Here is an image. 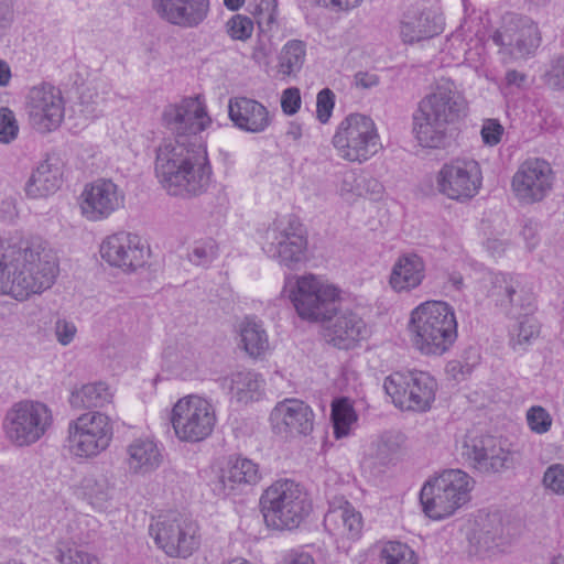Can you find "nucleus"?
Masks as SVG:
<instances>
[{"label":"nucleus","mask_w":564,"mask_h":564,"mask_svg":"<svg viewBox=\"0 0 564 564\" xmlns=\"http://www.w3.org/2000/svg\"><path fill=\"white\" fill-rule=\"evenodd\" d=\"M124 198V192L112 180L98 178L85 185L78 205L85 219L102 221L123 207Z\"/></svg>","instance_id":"obj_17"},{"label":"nucleus","mask_w":564,"mask_h":564,"mask_svg":"<svg viewBox=\"0 0 564 564\" xmlns=\"http://www.w3.org/2000/svg\"><path fill=\"white\" fill-rule=\"evenodd\" d=\"M490 284L488 296L497 305L507 307L509 304H516V296H521V305L530 306L531 293L524 290L518 276L501 272L494 273L490 275Z\"/></svg>","instance_id":"obj_32"},{"label":"nucleus","mask_w":564,"mask_h":564,"mask_svg":"<svg viewBox=\"0 0 564 564\" xmlns=\"http://www.w3.org/2000/svg\"><path fill=\"white\" fill-rule=\"evenodd\" d=\"M540 327L538 321L531 316V313L522 314L511 330V344L516 349L518 346L523 347L531 339L538 337Z\"/></svg>","instance_id":"obj_42"},{"label":"nucleus","mask_w":564,"mask_h":564,"mask_svg":"<svg viewBox=\"0 0 564 564\" xmlns=\"http://www.w3.org/2000/svg\"><path fill=\"white\" fill-rule=\"evenodd\" d=\"M263 386L262 377L253 371H239L223 379V387L229 390L231 398L241 403L258 400Z\"/></svg>","instance_id":"obj_33"},{"label":"nucleus","mask_w":564,"mask_h":564,"mask_svg":"<svg viewBox=\"0 0 564 564\" xmlns=\"http://www.w3.org/2000/svg\"><path fill=\"white\" fill-rule=\"evenodd\" d=\"M454 308L444 301H426L410 315L409 332L415 349L425 356H442L457 339Z\"/></svg>","instance_id":"obj_4"},{"label":"nucleus","mask_w":564,"mask_h":564,"mask_svg":"<svg viewBox=\"0 0 564 564\" xmlns=\"http://www.w3.org/2000/svg\"><path fill=\"white\" fill-rule=\"evenodd\" d=\"M527 80V75L520 73L516 69L508 70L506 74V82L508 85H514L517 87H522Z\"/></svg>","instance_id":"obj_62"},{"label":"nucleus","mask_w":564,"mask_h":564,"mask_svg":"<svg viewBox=\"0 0 564 564\" xmlns=\"http://www.w3.org/2000/svg\"><path fill=\"white\" fill-rule=\"evenodd\" d=\"M261 249L281 265L295 269L305 259L307 238L294 216L275 219L261 236Z\"/></svg>","instance_id":"obj_9"},{"label":"nucleus","mask_w":564,"mask_h":564,"mask_svg":"<svg viewBox=\"0 0 564 564\" xmlns=\"http://www.w3.org/2000/svg\"><path fill=\"white\" fill-rule=\"evenodd\" d=\"M543 485L556 495H564V465L552 464L543 475Z\"/></svg>","instance_id":"obj_47"},{"label":"nucleus","mask_w":564,"mask_h":564,"mask_svg":"<svg viewBox=\"0 0 564 564\" xmlns=\"http://www.w3.org/2000/svg\"><path fill=\"white\" fill-rule=\"evenodd\" d=\"M155 544L170 557L186 558L199 547V528L189 516L176 511L160 514L149 527Z\"/></svg>","instance_id":"obj_10"},{"label":"nucleus","mask_w":564,"mask_h":564,"mask_svg":"<svg viewBox=\"0 0 564 564\" xmlns=\"http://www.w3.org/2000/svg\"><path fill=\"white\" fill-rule=\"evenodd\" d=\"M240 337L245 350L251 357H259L269 349V338L260 322L246 318L240 327Z\"/></svg>","instance_id":"obj_38"},{"label":"nucleus","mask_w":564,"mask_h":564,"mask_svg":"<svg viewBox=\"0 0 564 564\" xmlns=\"http://www.w3.org/2000/svg\"><path fill=\"white\" fill-rule=\"evenodd\" d=\"M332 143L337 155L351 163H365L382 148L378 128L372 118L350 113L336 128Z\"/></svg>","instance_id":"obj_8"},{"label":"nucleus","mask_w":564,"mask_h":564,"mask_svg":"<svg viewBox=\"0 0 564 564\" xmlns=\"http://www.w3.org/2000/svg\"><path fill=\"white\" fill-rule=\"evenodd\" d=\"M57 273L54 256L42 243L9 247L0 258V295L24 301L50 289Z\"/></svg>","instance_id":"obj_2"},{"label":"nucleus","mask_w":564,"mask_h":564,"mask_svg":"<svg viewBox=\"0 0 564 564\" xmlns=\"http://www.w3.org/2000/svg\"><path fill=\"white\" fill-rule=\"evenodd\" d=\"M379 557L383 564H417L414 551L400 541H387L379 546Z\"/></svg>","instance_id":"obj_39"},{"label":"nucleus","mask_w":564,"mask_h":564,"mask_svg":"<svg viewBox=\"0 0 564 564\" xmlns=\"http://www.w3.org/2000/svg\"><path fill=\"white\" fill-rule=\"evenodd\" d=\"M25 107L31 126L41 133L57 129L64 119L61 90L50 84L32 87L26 95Z\"/></svg>","instance_id":"obj_18"},{"label":"nucleus","mask_w":564,"mask_h":564,"mask_svg":"<svg viewBox=\"0 0 564 564\" xmlns=\"http://www.w3.org/2000/svg\"><path fill=\"white\" fill-rule=\"evenodd\" d=\"M202 366L199 351L191 343H182L176 351L170 356L171 370L182 379L195 376Z\"/></svg>","instance_id":"obj_36"},{"label":"nucleus","mask_w":564,"mask_h":564,"mask_svg":"<svg viewBox=\"0 0 564 564\" xmlns=\"http://www.w3.org/2000/svg\"><path fill=\"white\" fill-rule=\"evenodd\" d=\"M301 104L302 100L299 88L290 87L283 90L281 96V108L285 115H295L299 111Z\"/></svg>","instance_id":"obj_53"},{"label":"nucleus","mask_w":564,"mask_h":564,"mask_svg":"<svg viewBox=\"0 0 564 564\" xmlns=\"http://www.w3.org/2000/svg\"><path fill=\"white\" fill-rule=\"evenodd\" d=\"M335 106V94L329 88H324L317 94L316 118L321 123L328 122Z\"/></svg>","instance_id":"obj_48"},{"label":"nucleus","mask_w":564,"mask_h":564,"mask_svg":"<svg viewBox=\"0 0 564 564\" xmlns=\"http://www.w3.org/2000/svg\"><path fill=\"white\" fill-rule=\"evenodd\" d=\"M497 46L505 47L516 58L534 54L541 44L538 25L527 17H510L503 25L491 35Z\"/></svg>","instance_id":"obj_20"},{"label":"nucleus","mask_w":564,"mask_h":564,"mask_svg":"<svg viewBox=\"0 0 564 564\" xmlns=\"http://www.w3.org/2000/svg\"><path fill=\"white\" fill-rule=\"evenodd\" d=\"M252 31L253 22L246 15L236 14L227 22V32L234 40L246 41Z\"/></svg>","instance_id":"obj_46"},{"label":"nucleus","mask_w":564,"mask_h":564,"mask_svg":"<svg viewBox=\"0 0 564 564\" xmlns=\"http://www.w3.org/2000/svg\"><path fill=\"white\" fill-rule=\"evenodd\" d=\"M306 57V44L301 40H290L278 56V73L283 77H295L302 69Z\"/></svg>","instance_id":"obj_35"},{"label":"nucleus","mask_w":564,"mask_h":564,"mask_svg":"<svg viewBox=\"0 0 564 564\" xmlns=\"http://www.w3.org/2000/svg\"><path fill=\"white\" fill-rule=\"evenodd\" d=\"M437 192L448 199L465 203L474 198L482 185L479 163L470 158H456L444 163L435 175Z\"/></svg>","instance_id":"obj_15"},{"label":"nucleus","mask_w":564,"mask_h":564,"mask_svg":"<svg viewBox=\"0 0 564 564\" xmlns=\"http://www.w3.org/2000/svg\"><path fill=\"white\" fill-rule=\"evenodd\" d=\"M53 424L52 410L41 401L21 400L4 413L1 429L4 438L15 447L39 442Z\"/></svg>","instance_id":"obj_7"},{"label":"nucleus","mask_w":564,"mask_h":564,"mask_svg":"<svg viewBox=\"0 0 564 564\" xmlns=\"http://www.w3.org/2000/svg\"><path fill=\"white\" fill-rule=\"evenodd\" d=\"M19 124L14 112L8 107L0 108V142L8 144L17 139Z\"/></svg>","instance_id":"obj_45"},{"label":"nucleus","mask_w":564,"mask_h":564,"mask_svg":"<svg viewBox=\"0 0 564 564\" xmlns=\"http://www.w3.org/2000/svg\"><path fill=\"white\" fill-rule=\"evenodd\" d=\"M213 404L198 395L181 398L173 406L171 423L180 441L196 443L207 438L216 425Z\"/></svg>","instance_id":"obj_14"},{"label":"nucleus","mask_w":564,"mask_h":564,"mask_svg":"<svg viewBox=\"0 0 564 564\" xmlns=\"http://www.w3.org/2000/svg\"><path fill=\"white\" fill-rule=\"evenodd\" d=\"M444 25L442 14L432 8L413 6L402 13L399 34L404 44L412 45L440 35Z\"/></svg>","instance_id":"obj_22"},{"label":"nucleus","mask_w":564,"mask_h":564,"mask_svg":"<svg viewBox=\"0 0 564 564\" xmlns=\"http://www.w3.org/2000/svg\"><path fill=\"white\" fill-rule=\"evenodd\" d=\"M462 457L481 474H496L514 465V453L491 435L468 436L462 446Z\"/></svg>","instance_id":"obj_16"},{"label":"nucleus","mask_w":564,"mask_h":564,"mask_svg":"<svg viewBox=\"0 0 564 564\" xmlns=\"http://www.w3.org/2000/svg\"><path fill=\"white\" fill-rule=\"evenodd\" d=\"M54 558L59 564H99L95 555L65 541H61L56 544Z\"/></svg>","instance_id":"obj_41"},{"label":"nucleus","mask_w":564,"mask_h":564,"mask_svg":"<svg viewBox=\"0 0 564 564\" xmlns=\"http://www.w3.org/2000/svg\"><path fill=\"white\" fill-rule=\"evenodd\" d=\"M162 124L174 137L164 139L155 151L154 172L170 195H199L210 182L212 166L199 133L212 124L200 96L169 104Z\"/></svg>","instance_id":"obj_1"},{"label":"nucleus","mask_w":564,"mask_h":564,"mask_svg":"<svg viewBox=\"0 0 564 564\" xmlns=\"http://www.w3.org/2000/svg\"><path fill=\"white\" fill-rule=\"evenodd\" d=\"M126 464L129 471L137 475H147L160 467L163 460L161 449L156 442L150 437L133 440L126 448Z\"/></svg>","instance_id":"obj_28"},{"label":"nucleus","mask_w":564,"mask_h":564,"mask_svg":"<svg viewBox=\"0 0 564 564\" xmlns=\"http://www.w3.org/2000/svg\"><path fill=\"white\" fill-rule=\"evenodd\" d=\"M290 299L302 319L325 322L336 311L339 290L322 278L308 273L296 278Z\"/></svg>","instance_id":"obj_11"},{"label":"nucleus","mask_w":564,"mask_h":564,"mask_svg":"<svg viewBox=\"0 0 564 564\" xmlns=\"http://www.w3.org/2000/svg\"><path fill=\"white\" fill-rule=\"evenodd\" d=\"M325 6L336 11H347L358 7L362 0H323Z\"/></svg>","instance_id":"obj_59"},{"label":"nucleus","mask_w":564,"mask_h":564,"mask_svg":"<svg viewBox=\"0 0 564 564\" xmlns=\"http://www.w3.org/2000/svg\"><path fill=\"white\" fill-rule=\"evenodd\" d=\"M13 11L11 0H0V32L12 22Z\"/></svg>","instance_id":"obj_57"},{"label":"nucleus","mask_w":564,"mask_h":564,"mask_svg":"<svg viewBox=\"0 0 564 564\" xmlns=\"http://www.w3.org/2000/svg\"><path fill=\"white\" fill-rule=\"evenodd\" d=\"M273 430L290 436L308 435L314 426V413L308 404L299 399H285L270 414Z\"/></svg>","instance_id":"obj_23"},{"label":"nucleus","mask_w":564,"mask_h":564,"mask_svg":"<svg viewBox=\"0 0 564 564\" xmlns=\"http://www.w3.org/2000/svg\"><path fill=\"white\" fill-rule=\"evenodd\" d=\"M364 191L365 195L372 194V195H380L382 193V185L381 183L376 180L375 177H371L369 175L365 174V183H364Z\"/></svg>","instance_id":"obj_61"},{"label":"nucleus","mask_w":564,"mask_h":564,"mask_svg":"<svg viewBox=\"0 0 564 564\" xmlns=\"http://www.w3.org/2000/svg\"><path fill=\"white\" fill-rule=\"evenodd\" d=\"M283 564H316L313 556L308 552L292 550L289 552Z\"/></svg>","instance_id":"obj_56"},{"label":"nucleus","mask_w":564,"mask_h":564,"mask_svg":"<svg viewBox=\"0 0 564 564\" xmlns=\"http://www.w3.org/2000/svg\"><path fill=\"white\" fill-rule=\"evenodd\" d=\"M355 83L357 87L371 88L379 84V77L376 74L358 72L355 75Z\"/></svg>","instance_id":"obj_58"},{"label":"nucleus","mask_w":564,"mask_h":564,"mask_svg":"<svg viewBox=\"0 0 564 564\" xmlns=\"http://www.w3.org/2000/svg\"><path fill=\"white\" fill-rule=\"evenodd\" d=\"M261 480L258 464L248 458H237L220 476L224 495L248 491Z\"/></svg>","instance_id":"obj_29"},{"label":"nucleus","mask_w":564,"mask_h":564,"mask_svg":"<svg viewBox=\"0 0 564 564\" xmlns=\"http://www.w3.org/2000/svg\"><path fill=\"white\" fill-rule=\"evenodd\" d=\"M261 511L268 527L293 530L310 516L312 501L302 485L291 479H279L261 495Z\"/></svg>","instance_id":"obj_5"},{"label":"nucleus","mask_w":564,"mask_h":564,"mask_svg":"<svg viewBox=\"0 0 564 564\" xmlns=\"http://www.w3.org/2000/svg\"><path fill=\"white\" fill-rule=\"evenodd\" d=\"M503 308L507 311L508 314L512 315L532 313L534 311L533 296L531 295L530 306L521 305V296H516V304H509L507 307Z\"/></svg>","instance_id":"obj_60"},{"label":"nucleus","mask_w":564,"mask_h":564,"mask_svg":"<svg viewBox=\"0 0 564 564\" xmlns=\"http://www.w3.org/2000/svg\"><path fill=\"white\" fill-rule=\"evenodd\" d=\"M99 251L108 264L124 271H134L145 262L147 248L142 239L138 235L127 231H119L106 237Z\"/></svg>","instance_id":"obj_21"},{"label":"nucleus","mask_w":564,"mask_h":564,"mask_svg":"<svg viewBox=\"0 0 564 564\" xmlns=\"http://www.w3.org/2000/svg\"><path fill=\"white\" fill-rule=\"evenodd\" d=\"M83 491L94 508L104 510L112 498L113 485L106 475H91L84 478Z\"/></svg>","instance_id":"obj_37"},{"label":"nucleus","mask_w":564,"mask_h":564,"mask_svg":"<svg viewBox=\"0 0 564 564\" xmlns=\"http://www.w3.org/2000/svg\"><path fill=\"white\" fill-rule=\"evenodd\" d=\"M364 183H365V174L356 173V172H347L340 185V192L343 195L351 194L355 196H364Z\"/></svg>","instance_id":"obj_51"},{"label":"nucleus","mask_w":564,"mask_h":564,"mask_svg":"<svg viewBox=\"0 0 564 564\" xmlns=\"http://www.w3.org/2000/svg\"><path fill=\"white\" fill-rule=\"evenodd\" d=\"M153 10L163 21L180 28H197L207 18L209 0H153Z\"/></svg>","instance_id":"obj_25"},{"label":"nucleus","mask_w":564,"mask_h":564,"mask_svg":"<svg viewBox=\"0 0 564 564\" xmlns=\"http://www.w3.org/2000/svg\"><path fill=\"white\" fill-rule=\"evenodd\" d=\"M383 388L401 410L425 412L435 400L437 383L425 371L408 370L392 372L384 379Z\"/></svg>","instance_id":"obj_12"},{"label":"nucleus","mask_w":564,"mask_h":564,"mask_svg":"<svg viewBox=\"0 0 564 564\" xmlns=\"http://www.w3.org/2000/svg\"><path fill=\"white\" fill-rule=\"evenodd\" d=\"M324 336L328 344L338 349H351L369 335L365 321L350 310L336 307L335 313L327 319Z\"/></svg>","instance_id":"obj_24"},{"label":"nucleus","mask_w":564,"mask_h":564,"mask_svg":"<svg viewBox=\"0 0 564 564\" xmlns=\"http://www.w3.org/2000/svg\"><path fill=\"white\" fill-rule=\"evenodd\" d=\"M468 102L452 79L442 78L412 113V133L422 148L441 149L448 127L467 115Z\"/></svg>","instance_id":"obj_3"},{"label":"nucleus","mask_w":564,"mask_h":564,"mask_svg":"<svg viewBox=\"0 0 564 564\" xmlns=\"http://www.w3.org/2000/svg\"><path fill=\"white\" fill-rule=\"evenodd\" d=\"M63 183L57 162L46 159L39 163L29 177L24 191L29 198H42L54 194Z\"/></svg>","instance_id":"obj_31"},{"label":"nucleus","mask_w":564,"mask_h":564,"mask_svg":"<svg viewBox=\"0 0 564 564\" xmlns=\"http://www.w3.org/2000/svg\"><path fill=\"white\" fill-rule=\"evenodd\" d=\"M357 420L352 406L346 400H337L332 405V421L336 438L345 437L350 432V426Z\"/></svg>","instance_id":"obj_40"},{"label":"nucleus","mask_w":564,"mask_h":564,"mask_svg":"<svg viewBox=\"0 0 564 564\" xmlns=\"http://www.w3.org/2000/svg\"><path fill=\"white\" fill-rule=\"evenodd\" d=\"M447 283L456 291H460L464 286L463 275L458 272H452L448 274Z\"/></svg>","instance_id":"obj_64"},{"label":"nucleus","mask_w":564,"mask_h":564,"mask_svg":"<svg viewBox=\"0 0 564 564\" xmlns=\"http://www.w3.org/2000/svg\"><path fill=\"white\" fill-rule=\"evenodd\" d=\"M68 401L78 410L102 408L112 401V393L105 382H91L74 389Z\"/></svg>","instance_id":"obj_34"},{"label":"nucleus","mask_w":564,"mask_h":564,"mask_svg":"<svg viewBox=\"0 0 564 564\" xmlns=\"http://www.w3.org/2000/svg\"><path fill=\"white\" fill-rule=\"evenodd\" d=\"M324 527L333 535L357 540L361 535L364 521L361 513L344 497H333L328 500Z\"/></svg>","instance_id":"obj_26"},{"label":"nucleus","mask_w":564,"mask_h":564,"mask_svg":"<svg viewBox=\"0 0 564 564\" xmlns=\"http://www.w3.org/2000/svg\"><path fill=\"white\" fill-rule=\"evenodd\" d=\"M527 422L535 434H545L550 431L553 420L543 406L533 405L527 411Z\"/></svg>","instance_id":"obj_44"},{"label":"nucleus","mask_w":564,"mask_h":564,"mask_svg":"<svg viewBox=\"0 0 564 564\" xmlns=\"http://www.w3.org/2000/svg\"><path fill=\"white\" fill-rule=\"evenodd\" d=\"M274 51V44L269 34L261 32L253 46L251 57L259 65H267Z\"/></svg>","instance_id":"obj_50"},{"label":"nucleus","mask_w":564,"mask_h":564,"mask_svg":"<svg viewBox=\"0 0 564 564\" xmlns=\"http://www.w3.org/2000/svg\"><path fill=\"white\" fill-rule=\"evenodd\" d=\"M474 480L460 469H446L429 479L420 492L425 514L433 520L447 518L470 498Z\"/></svg>","instance_id":"obj_6"},{"label":"nucleus","mask_w":564,"mask_h":564,"mask_svg":"<svg viewBox=\"0 0 564 564\" xmlns=\"http://www.w3.org/2000/svg\"><path fill=\"white\" fill-rule=\"evenodd\" d=\"M217 250L213 239L198 240L191 247L187 258L195 265L206 267L217 257Z\"/></svg>","instance_id":"obj_43"},{"label":"nucleus","mask_w":564,"mask_h":564,"mask_svg":"<svg viewBox=\"0 0 564 564\" xmlns=\"http://www.w3.org/2000/svg\"><path fill=\"white\" fill-rule=\"evenodd\" d=\"M11 79V69L7 62L0 59V87H6Z\"/></svg>","instance_id":"obj_63"},{"label":"nucleus","mask_w":564,"mask_h":564,"mask_svg":"<svg viewBox=\"0 0 564 564\" xmlns=\"http://www.w3.org/2000/svg\"><path fill=\"white\" fill-rule=\"evenodd\" d=\"M112 437L111 419L99 411L86 412L68 423L69 451L76 457H97L110 446Z\"/></svg>","instance_id":"obj_13"},{"label":"nucleus","mask_w":564,"mask_h":564,"mask_svg":"<svg viewBox=\"0 0 564 564\" xmlns=\"http://www.w3.org/2000/svg\"><path fill=\"white\" fill-rule=\"evenodd\" d=\"M54 330L57 341L63 346L69 345L77 333L75 324L66 319H57Z\"/></svg>","instance_id":"obj_55"},{"label":"nucleus","mask_w":564,"mask_h":564,"mask_svg":"<svg viewBox=\"0 0 564 564\" xmlns=\"http://www.w3.org/2000/svg\"><path fill=\"white\" fill-rule=\"evenodd\" d=\"M424 273L423 259L416 253H405L393 264L389 283L395 292L410 291L422 283Z\"/></svg>","instance_id":"obj_30"},{"label":"nucleus","mask_w":564,"mask_h":564,"mask_svg":"<svg viewBox=\"0 0 564 564\" xmlns=\"http://www.w3.org/2000/svg\"><path fill=\"white\" fill-rule=\"evenodd\" d=\"M377 457L382 462L389 459L399 448L398 437L392 433H384L378 440L377 444Z\"/></svg>","instance_id":"obj_54"},{"label":"nucleus","mask_w":564,"mask_h":564,"mask_svg":"<svg viewBox=\"0 0 564 564\" xmlns=\"http://www.w3.org/2000/svg\"><path fill=\"white\" fill-rule=\"evenodd\" d=\"M228 116L236 128L249 133H261L271 124L267 107L247 97L230 98Z\"/></svg>","instance_id":"obj_27"},{"label":"nucleus","mask_w":564,"mask_h":564,"mask_svg":"<svg viewBox=\"0 0 564 564\" xmlns=\"http://www.w3.org/2000/svg\"><path fill=\"white\" fill-rule=\"evenodd\" d=\"M545 84L556 90L564 89V54L555 57L544 75Z\"/></svg>","instance_id":"obj_49"},{"label":"nucleus","mask_w":564,"mask_h":564,"mask_svg":"<svg viewBox=\"0 0 564 564\" xmlns=\"http://www.w3.org/2000/svg\"><path fill=\"white\" fill-rule=\"evenodd\" d=\"M552 184L553 173L550 164L542 159H529L512 176L511 187L521 204H534L546 197Z\"/></svg>","instance_id":"obj_19"},{"label":"nucleus","mask_w":564,"mask_h":564,"mask_svg":"<svg viewBox=\"0 0 564 564\" xmlns=\"http://www.w3.org/2000/svg\"><path fill=\"white\" fill-rule=\"evenodd\" d=\"M505 128L498 119H486L481 127V138L485 144L497 145L502 138Z\"/></svg>","instance_id":"obj_52"}]
</instances>
